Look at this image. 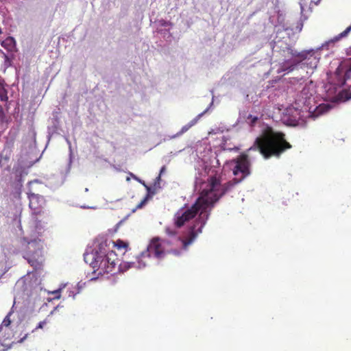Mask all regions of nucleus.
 Wrapping results in <instances>:
<instances>
[{
	"mask_svg": "<svg viewBox=\"0 0 351 351\" xmlns=\"http://www.w3.org/2000/svg\"><path fill=\"white\" fill-rule=\"evenodd\" d=\"M199 213L198 217L195 220L193 226H190L189 233L185 239L176 238L177 241L181 243L182 249L187 250L202 231V228L206 223L210 216V212L207 210L200 202L196 199L195 202L186 209H180L173 216V223L177 228H180L186 223L194 219Z\"/></svg>",
	"mask_w": 351,
	"mask_h": 351,
	"instance_id": "f257e3e1",
	"label": "nucleus"
},
{
	"mask_svg": "<svg viewBox=\"0 0 351 351\" xmlns=\"http://www.w3.org/2000/svg\"><path fill=\"white\" fill-rule=\"evenodd\" d=\"M237 184H238V182L235 180H230L222 184L221 173L216 172L214 174H210L204 182V187L197 199L210 213L215 204Z\"/></svg>",
	"mask_w": 351,
	"mask_h": 351,
	"instance_id": "f03ea898",
	"label": "nucleus"
},
{
	"mask_svg": "<svg viewBox=\"0 0 351 351\" xmlns=\"http://www.w3.org/2000/svg\"><path fill=\"white\" fill-rule=\"evenodd\" d=\"M260 153L265 158L279 157L285 151L291 148V144L285 139V134L276 132L271 127H266L261 135L255 141Z\"/></svg>",
	"mask_w": 351,
	"mask_h": 351,
	"instance_id": "7ed1b4c3",
	"label": "nucleus"
},
{
	"mask_svg": "<svg viewBox=\"0 0 351 351\" xmlns=\"http://www.w3.org/2000/svg\"><path fill=\"white\" fill-rule=\"evenodd\" d=\"M279 53L284 58V61L280 64L278 73L291 72L298 63L306 59H312L309 63L311 67H316L319 62V58L314 56L313 50L298 52L287 44L280 49Z\"/></svg>",
	"mask_w": 351,
	"mask_h": 351,
	"instance_id": "20e7f679",
	"label": "nucleus"
},
{
	"mask_svg": "<svg viewBox=\"0 0 351 351\" xmlns=\"http://www.w3.org/2000/svg\"><path fill=\"white\" fill-rule=\"evenodd\" d=\"M171 241L167 239H160L158 237L153 238L149 245H147V250L142 252L140 256V261L145 257L154 256L156 258H162L165 254H173L176 256H179L181 254V250L178 249L169 248Z\"/></svg>",
	"mask_w": 351,
	"mask_h": 351,
	"instance_id": "39448f33",
	"label": "nucleus"
},
{
	"mask_svg": "<svg viewBox=\"0 0 351 351\" xmlns=\"http://www.w3.org/2000/svg\"><path fill=\"white\" fill-rule=\"evenodd\" d=\"M120 260L114 252H110L103 256L95 258L90 263L93 269H97L99 274H116L119 270Z\"/></svg>",
	"mask_w": 351,
	"mask_h": 351,
	"instance_id": "423d86ee",
	"label": "nucleus"
},
{
	"mask_svg": "<svg viewBox=\"0 0 351 351\" xmlns=\"http://www.w3.org/2000/svg\"><path fill=\"white\" fill-rule=\"evenodd\" d=\"M232 162L235 164L233 169V174L236 178L232 180L237 181L238 184H239L251 173L250 161L247 154H241L234 158Z\"/></svg>",
	"mask_w": 351,
	"mask_h": 351,
	"instance_id": "0eeeda50",
	"label": "nucleus"
},
{
	"mask_svg": "<svg viewBox=\"0 0 351 351\" xmlns=\"http://www.w3.org/2000/svg\"><path fill=\"white\" fill-rule=\"evenodd\" d=\"M351 77V58L342 62L337 68L333 76L329 79V82L341 87Z\"/></svg>",
	"mask_w": 351,
	"mask_h": 351,
	"instance_id": "6e6552de",
	"label": "nucleus"
},
{
	"mask_svg": "<svg viewBox=\"0 0 351 351\" xmlns=\"http://www.w3.org/2000/svg\"><path fill=\"white\" fill-rule=\"evenodd\" d=\"M31 247H33V250H29L23 257L35 271L40 270L45 262L43 251L36 244L31 245Z\"/></svg>",
	"mask_w": 351,
	"mask_h": 351,
	"instance_id": "1a4fd4ad",
	"label": "nucleus"
},
{
	"mask_svg": "<svg viewBox=\"0 0 351 351\" xmlns=\"http://www.w3.org/2000/svg\"><path fill=\"white\" fill-rule=\"evenodd\" d=\"M114 242L106 239H100L97 240V245L94 250L95 252L93 254V261L95 258L103 256L109 254L110 252H114L111 250V245H114Z\"/></svg>",
	"mask_w": 351,
	"mask_h": 351,
	"instance_id": "9d476101",
	"label": "nucleus"
},
{
	"mask_svg": "<svg viewBox=\"0 0 351 351\" xmlns=\"http://www.w3.org/2000/svg\"><path fill=\"white\" fill-rule=\"evenodd\" d=\"M45 199L43 196L38 194H32L29 196V207L34 210V214L41 215L44 213L43 210L45 204Z\"/></svg>",
	"mask_w": 351,
	"mask_h": 351,
	"instance_id": "9b49d317",
	"label": "nucleus"
},
{
	"mask_svg": "<svg viewBox=\"0 0 351 351\" xmlns=\"http://www.w3.org/2000/svg\"><path fill=\"white\" fill-rule=\"evenodd\" d=\"M351 31V25L348 27L343 32L335 36L333 38L325 42L319 49H326L327 50L329 49L330 47H333L335 44L340 40L341 38H345L348 36V34Z\"/></svg>",
	"mask_w": 351,
	"mask_h": 351,
	"instance_id": "f8f14e48",
	"label": "nucleus"
},
{
	"mask_svg": "<svg viewBox=\"0 0 351 351\" xmlns=\"http://www.w3.org/2000/svg\"><path fill=\"white\" fill-rule=\"evenodd\" d=\"M145 189L147 191V193L145 195V197L136 205L135 210L142 208L147 204L148 200L150 199L152 197V196L156 193L155 188H152L149 186H145Z\"/></svg>",
	"mask_w": 351,
	"mask_h": 351,
	"instance_id": "ddd939ff",
	"label": "nucleus"
},
{
	"mask_svg": "<svg viewBox=\"0 0 351 351\" xmlns=\"http://www.w3.org/2000/svg\"><path fill=\"white\" fill-rule=\"evenodd\" d=\"M1 46L9 51H13L16 48V41L13 37L9 36L1 41Z\"/></svg>",
	"mask_w": 351,
	"mask_h": 351,
	"instance_id": "4468645a",
	"label": "nucleus"
},
{
	"mask_svg": "<svg viewBox=\"0 0 351 351\" xmlns=\"http://www.w3.org/2000/svg\"><path fill=\"white\" fill-rule=\"evenodd\" d=\"M289 111L291 112L293 114H295V115L293 117V118L287 117V119H285V122L289 125H298L299 124V120L300 119V112L297 109H291Z\"/></svg>",
	"mask_w": 351,
	"mask_h": 351,
	"instance_id": "2eb2a0df",
	"label": "nucleus"
},
{
	"mask_svg": "<svg viewBox=\"0 0 351 351\" xmlns=\"http://www.w3.org/2000/svg\"><path fill=\"white\" fill-rule=\"evenodd\" d=\"M330 109V106L329 104H320L316 108V110L315 111V116H318L319 114H324L326 112H328Z\"/></svg>",
	"mask_w": 351,
	"mask_h": 351,
	"instance_id": "dca6fc26",
	"label": "nucleus"
},
{
	"mask_svg": "<svg viewBox=\"0 0 351 351\" xmlns=\"http://www.w3.org/2000/svg\"><path fill=\"white\" fill-rule=\"evenodd\" d=\"M0 59L3 61V65L5 69L11 65V60L8 56L6 55L2 50L0 49Z\"/></svg>",
	"mask_w": 351,
	"mask_h": 351,
	"instance_id": "f3484780",
	"label": "nucleus"
},
{
	"mask_svg": "<svg viewBox=\"0 0 351 351\" xmlns=\"http://www.w3.org/2000/svg\"><path fill=\"white\" fill-rule=\"evenodd\" d=\"M0 99L3 101H7L8 99V91L1 82H0Z\"/></svg>",
	"mask_w": 351,
	"mask_h": 351,
	"instance_id": "a211bd4d",
	"label": "nucleus"
},
{
	"mask_svg": "<svg viewBox=\"0 0 351 351\" xmlns=\"http://www.w3.org/2000/svg\"><path fill=\"white\" fill-rule=\"evenodd\" d=\"M51 322V319L49 315H48L43 321L40 322L38 324V326L36 327V330L37 329H43L44 328L46 325Z\"/></svg>",
	"mask_w": 351,
	"mask_h": 351,
	"instance_id": "6ab92c4d",
	"label": "nucleus"
},
{
	"mask_svg": "<svg viewBox=\"0 0 351 351\" xmlns=\"http://www.w3.org/2000/svg\"><path fill=\"white\" fill-rule=\"evenodd\" d=\"M258 118L256 116H253L252 114H249L247 117V122L251 125L254 126L257 122Z\"/></svg>",
	"mask_w": 351,
	"mask_h": 351,
	"instance_id": "aec40b11",
	"label": "nucleus"
},
{
	"mask_svg": "<svg viewBox=\"0 0 351 351\" xmlns=\"http://www.w3.org/2000/svg\"><path fill=\"white\" fill-rule=\"evenodd\" d=\"M10 315L11 313H10L3 320L2 322V324L0 326V329H1L3 326L5 327H8L11 324V320H10Z\"/></svg>",
	"mask_w": 351,
	"mask_h": 351,
	"instance_id": "412c9836",
	"label": "nucleus"
},
{
	"mask_svg": "<svg viewBox=\"0 0 351 351\" xmlns=\"http://www.w3.org/2000/svg\"><path fill=\"white\" fill-rule=\"evenodd\" d=\"M116 246L118 249L126 248L128 247V244L125 242L118 240L116 243L114 242V245H111V247Z\"/></svg>",
	"mask_w": 351,
	"mask_h": 351,
	"instance_id": "4be33fe9",
	"label": "nucleus"
},
{
	"mask_svg": "<svg viewBox=\"0 0 351 351\" xmlns=\"http://www.w3.org/2000/svg\"><path fill=\"white\" fill-rule=\"evenodd\" d=\"M205 112L206 111H204V112L198 114L195 118H194L189 123H187L189 125H190V128L193 127V125H195L197 123V121H199L200 117L204 114Z\"/></svg>",
	"mask_w": 351,
	"mask_h": 351,
	"instance_id": "5701e85b",
	"label": "nucleus"
},
{
	"mask_svg": "<svg viewBox=\"0 0 351 351\" xmlns=\"http://www.w3.org/2000/svg\"><path fill=\"white\" fill-rule=\"evenodd\" d=\"M191 128H190V125H189L188 124L184 125L182 129L180 130V131L177 134L176 136H180V135H182V134H184V132H186L188 130H189Z\"/></svg>",
	"mask_w": 351,
	"mask_h": 351,
	"instance_id": "b1692460",
	"label": "nucleus"
},
{
	"mask_svg": "<svg viewBox=\"0 0 351 351\" xmlns=\"http://www.w3.org/2000/svg\"><path fill=\"white\" fill-rule=\"evenodd\" d=\"M60 291L61 289H57L51 292V294L53 295V299H60Z\"/></svg>",
	"mask_w": 351,
	"mask_h": 351,
	"instance_id": "393cba45",
	"label": "nucleus"
},
{
	"mask_svg": "<svg viewBox=\"0 0 351 351\" xmlns=\"http://www.w3.org/2000/svg\"><path fill=\"white\" fill-rule=\"evenodd\" d=\"M165 232L169 236H175L177 234V232L176 230H172L169 227L165 228Z\"/></svg>",
	"mask_w": 351,
	"mask_h": 351,
	"instance_id": "a878e982",
	"label": "nucleus"
},
{
	"mask_svg": "<svg viewBox=\"0 0 351 351\" xmlns=\"http://www.w3.org/2000/svg\"><path fill=\"white\" fill-rule=\"evenodd\" d=\"M4 115L3 110L1 106H0V117Z\"/></svg>",
	"mask_w": 351,
	"mask_h": 351,
	"instance_id": "bb28decb",
	"label": "nucleus"
},
{
	"mask_svg": "<svg viewBox=\"0 0 351 351\" xmlns=\"http://www.w3.org/2000/svg\"><path fill=\"white\" fill-rule=\"evenodd\" d=\"M138 181L145 187V186H147L144 181H141L138 180Z\"/></svg>",
	"mask_w": 351,
	"mask_h": 351,
	"instance_id": "cd10ccee",
	"label": "nucleus"
},
{
	"mask_svg": "<svg viewBox=\"0 0 351 351\" xmlns=\"http://www.w3.org/2000/svg\"><path fill=\"white\" fill-rule=\"evenodd\" d=\"M347 54L348 55H351V48L348 49Z\"/></svg>",
	"mask_w": 351,
	"mask_h": 351,
	"instance_id": "c85d7f7f",
	"label": "nucleus"
},
{
	"mask_svg": "<svg viewBox=\"0 0 351 351\" xmlns=\"http://www.w3.org/2000/svg\"><path fill=\"white\" fill-rule=\"evenodd\" d=\"M165 167H162V169H161V170H160V173H162V171H164V170H165Z\"/></svg>",
	"mask_w": 351,
	"mask_h": 351,
	"instance_id": "c756f323",
	"label": "nucleus"
},
{
	"mask_svg": "<svg viewBox=\"0 0 351 351\" xmlns=\"http://www.w3.org/2000/svg\"><path fill=\"white\" fill-rule=\"evenodd\" d=\"M157 181L160 180V174L156 178Z\"/></svg>",
	"mask_w": 351,
	"mask_h": 351,
	"instance_id": "7c9ffc66",
	"label": "nucleus"
},
{
	"mask_svg": "<svg viewBox=\"0 0 351 351\" xmlns=\"http://www.w3.org/2000/svg\"><path fill=\"white\" fill-rule=\"evenodd\" d=\"M131 175L133 176L134 179L137 180V178L135 176H134L132 173H131Z\"/></svg>",
	"mask_w": 351,
	"mask_h": 351,
	"instance_id": "2f4dec72",
	"label": "nucleus"
},
{
	"mask_svg": "<svg viewBox=\"0 0 351 351\" xmlns=\"http://www.w3.org/2000/svg\"><path fill=\"white\" fill-rule=\"evenodd\" d=\"M2 34V31H1V29L0 28V34Z\"/></svg>",
	"mask_w": 351,
	"mask_h": 351,
	"instance_id": "473e14b6",
	"label": "nucleus"
}]
</instances>
